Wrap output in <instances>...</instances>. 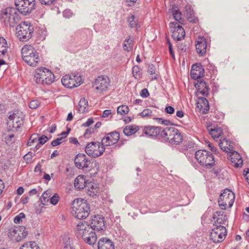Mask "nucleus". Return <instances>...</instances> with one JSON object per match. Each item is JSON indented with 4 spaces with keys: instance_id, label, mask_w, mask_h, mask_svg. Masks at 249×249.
<instances>
[{
    "instance_id": "9d476101",
    "label": "nucleus",
    "mask_w": 249,
    "mask_h": 249,
    "mask_svg": "<svg viewBox=\"0 0 249 249\" xmlns=\"http://www.w3.org/2000/svg\"><path fill=\"white\" fill-rule=\"evenodd\" d=\"M74 163L77 168L80 169H85L88 168H92L96 166V161L90 160L84 154H77L74 159Z\"/></svg>"
},
{
    "instance_id": "3c124183",
    "label": "nucleus",
    "mask_w": 249,
    "mask_h": 249,
    "mask_svg": "<svg viewBox=\"0 0 249 249\" xmlns=\"http://www.w3.org/2000/svg\"><path fill=\"white\" fill-rule=\"evenodd\" d=\"M140 115L143 117H149L152 115V111L149 108L144 109Z\"/></svg>"
},
{
    "instance_id": "8fccbe9b",
    "label": "nucleus",
    "mask_w": 249,
    "mask_h": 249,
    "mask_svg": "<svg viewBox=\"0 0 249 249\" xmlns=\"http://www.w3.org/2000/svg\"><path fill=\"white\" fill-rule=\"evenodd\" d=\"M25 217V214L23 213H20L15 217L14 221L16 224H19L22 222V219Z\"/></svg>"
},
{
    "instance_id": "c03bdc74",
    "label": "nucleus",
    "mask_w": 249,
    "mask_h": 249,
    "mask_svg": "<svg viewBox=\"0 0 249 249\" xmlns=\"http://www.w3.org/2000/svg\"><path fill=\"white\" fill-rule=\"evenodd\" d=\"M51 194L50 192H44L40 198V200L43 205H46L50 199Z\"/></svg>"
},
{
    "instance_id": "bf43d9fd",
    "label": "nucleus",
    "mask_w": 249,
    "mask_h": 249,
    "mask_svg": "<svg viewBox=\"0 0 249 249\" xmlns=\"http://www.w3.org/2000/svg\"><path fill=\"white\" fill-rule=\"evenodd\" d=\"M165 111L168 114H172L174 112L175 109L173 107L169 106L165 107Z\"/></svg>"
},
{
    "instance_id": "de8ad7c7",
    "label": "nucleus",
    "mask_w": 249,
    "mask_h": 249,
    "mask_svg": "<svg viewBox=\"0 0 249 249\" xmlns=\"http://www.w3.org/2000/svg\"><path fill=\"white\" fill-rule=\"evenodd\" d=\"M38 136L39 135L36 133L32 134L28 141L27 145L29 146H31L32 144L37 141Z\"/></svg>"
},
{
    "instance_id": "4c0bfd02",
    "label": "nucleus",
    "mask_w": 249,
    "mask_h": 249,
    "mask_svg": "<svg viewBox=\"0 0 249 249\" xmlns=\"http://www.w3.org/2000/svg\"><path fill=\"white\" fill-rule=\"evenodd\" d=\"M19 249H40L35 242H27L22 245Z\"/></svg>"
},
{
    "instance_id": "9b49d317",
    "label": "nucleus",
    "mask_w": 249,
    "mask_h": 249,
    "mask_svg": "<svg viewBox=\"0 0 249 249\" xmlns=\"http://www.w3.org/2000/svg\"><path fill=\"white\" fill-rule=\"evenodd\" d=\"M28 234L26 228L24 226L14 227L9 229L8 236L11 240L18 242L25 238Z\"/></svg>"
},
{
    "instance_id": "dca6fc26",
    "label": "nucleus",
    "mask_w": 249,
    "mask_h": 249,
    "mask_svg": "<svg viewBox=\"0 0 249 249\" xmlns=\"http://www.w3.org/2000/svg\"><path fill=\"white\" fill-rule=\"evenodd\" d=\"M169 26L171 28V31L172 32V37L174 40L179 41L184 38V29L178 23L170 22Z\"/></svg>"
},
{
    "instance_id": "6e6d98bb",
    "label": "nucleus",
    "mask_w": 249,
    "mask_h": 249,
    "mask_svg": "<svg viewBox=\"0 0 249 249\" xmlns=\"http://www.w3.org/2000/svg\"><path fill=\"white\" fill-rule=\"evenodd\" d=\"M147 72L150 74H155L156 72V67L153 64H149L148 66V69L147 70Z\"/></svg>"
},
{
    "instance_id": "1a4fd4ad",
    "label": "nucleus",
    "mask_w": 249,
    "mask_h": 249,
    "mask_svg": "<svg viewBox=\"0 0 249 249\" xmlns=\"http://www.w3.org/2000/svg\"><path fill=\"white\" fill-rule=\"evenodd\" d=\"M15 3L18 13L26 16L35 9V0H15Z\"/></svg>"
},
{
    "instance_id": "052dcab7",
    "label": "nucleus",
    "mask_w": 249,
    "mask_h": 249,
    "mask_svg": "<svg viewBox=\"0 0 249 249\" xmlns=\"http://www.w3.org/2000/svg\"><path fill=\"white\" fill-rule=\"evenodd\" d=\"M140 95L142 97L146 98L149 95V93L146 89H143L141 90Z\"/></svg>"
},
{
    "instance_id": "79ce46f5",
    "label": "nucleus",
    "mask_w": 249,
    "mask_h": 249,
    "mask_svg": "<svg viewBox=\"0 0 249 249\" xmlns=\"http://www.w3.org/2000/svg\"><path fill=\"white\" fill-rule=\"evenodd\" d=\"M186 15L188 20L190 22H195L196 19L194 17V14L193 10H192L190 7H186Z\"/></svg>"
},
{
    "instance_id": "393cba45",
    "label": "nucleus",
    "mask_w": 249,
    "mask_h": 249,
    "mask_svg": "<svg viewBox=\"0 0 249 249\" xmlns=\"http://www.w3.org/2000/svg\"><path fill=\"white\" fill-rule=\"evenodd\" d=\"M230 154L228 155V159L232 163L234 164V166L239 167L241 166L243 163V160L239 154L234 150L229 151Z\"/></svg>"
},
{
    "instance_id": "5701e85b",
    "label": "nucleus",
    "mask_w": 249,
    "mask_h": 249,
    "mask_svg": "<svg viewBox=\"0 0 249 249\" xmlns=\"http://www.w3.org/2000/svg\"><path fill=\"white\" fill-rule=\"evenodd\" d=\"M47 69L45 68H40L36 71L34 78L37 84L46 85V73L45 70Z\"/></svg>"
},
{
    "instance_id": "603ef678",
    "label": "nucleus",
    "mask_w": 249,
    "mask_h": 249,
    "mask_svg": "<svg viewBox=\"0 0 249 249\" xmlns=\"http://www.w3.org/2000/svg\"><path fill=\"white\" fill-rule=\"evenodd\" d=\"M40 102L37 100H34L31 101L29 104V107L32 109H36L40 105Z\"/></svg>"
},
{
    "instance_id": "20e7f679",
    "label": "nucleus",
    "mask_w": 249,
    "mask_h": 249,
    "mask_svg": "<svg viewBox=\"0 0 249 249\" xmlns=\"http://www.w3.org/2000/svg\"><path fill=\"white\" fill-rule=\"evenodd\" d=\"M24 61L30 66H36L39 61L38 54L31 45H25L21 49Z\"/></svg>"
},
{
    "instance_id": "a19ab883",
    "label": "nucleus",
    "mask_w": 249,
    "mask_h": 249,
    "mask_svg": "<svg viewBox=\"0 0 249 249\" xmlns=\"http://www.w3.org/2000/svg\"><path fill=\"white\" fill-rule=\"evenodd\" d=\"M209 133L213 139L218 138L222 134V130L220 128L215 127L213 129H209Z\"/></svg>"
},
{
    "instance_id": "f257e3e1",
    "label": "nucleus",
    "mask_w": 249,
    "mask_h": 249,
    "mask_svg": "<svg viewBox=\"0 0 249 249\" xmlns=\"http://www.w3.org/2000/svg\"><path fill=\"white\" fill-rule=\"evenodd\" d=\"M195 87L197 89V91L196 93L197 97L196 107L203 114H206L210 108L209 102L205 97H200L199 95L207 96L209 94V88L206 83L203 80L198 81L195 84Z\"/></svg>"
},
{
    "instance_id": "4d7b16f0",
    "label": "nucleus",
    "mask_w": 249,
    "mask_h": 249,
    "mask_svg": "<svg viewBox=\"0 0 249 249\" xmlns=\"http://www.w3.org/2000/svg\"><path fill=\"white\" fill-rule=\"evenodd\" d=\"M39 34V39L43 40L47 35V32L46 30H42Z\"/></svg>"
},
{
    "instance_id": "2f4dec72",
    "label": "nucleus",
    "mask_w": 249,
    "mask_h": 249,
    "mask_svg": "<svg viewBox=\"0 0 249 249\" xmlns=\"http://www.w3.org/2000/svg\"><path fill=\"white\" fill-rule=\"evenodd\" d=\"M86 179L83 176H79L74 180V185L76 189L81 190L86 186Z\"/></svg>"
},
{
    "instance_id": "0e129e2a",
    "label": "nucleus",
    "mask_w": 249,
    "mask_h": 249,
    "mask_svg": "<svg viewBox=\"0 0 249 249\" xmlns=\"http://www.w3.org/2000/svg\"><path fill=\"white\" fill-rule=\"evenodd\" d=\"M63 15L64 17L67 18H69L71 16L72 13L71 12V11L70 10H65L63 12Z\"/></svg>"
},
{
    "instance_id": "423d86ee",
    "label": "nucleus",
    "mask_w": 249,
    "mask_h": 249,
    "mask_svg": "<svg viewBox=\"0 0 249 249\" xmlns=\"http://www.w3.org/2000/svg\"><path fill=\"white\" fill-rule=\"evenodd\" d=\"M16 29L17 36L22 41L28 40L32 36L33 27L28 21L20 23Z\"/></svg>"
},
{
    "instance_id": "680f3d73",
    "label": "nucleus",
    "mask_w": 249,
    "mask_h": 249,
    "mask_svg": "<svg viewBox=\"0 0 249 249\" xmlns=\"http://www.w3.org/2000/svg\"><path fill=\"white\" fill-rule=\"evenodd\" d=\"M94 121L92 118H89L86 122L82 124V126L88 127L93 123Z\"/></svg>"
},
{
    "instance_id": "4be33fe9",
    "label": "nucleus",
    "mask_w": 249,
    "mask_h": 249,
    "mask_svg": "<svg viewBox=\"0 0 249 249\" xmlns=\"http://www.w3.org/2000/svg\"><path fill=\"white\" fill-rule=\"evenodd\" d=\"M206 40L203 36H199L196 41V48L197 53L200 55L205 54L207 49Z\"/></svg>"
},
{
    "instance_id": "7ed1b4c3",
    "label": "nucleus",
    "mask_w": 249,
    "mask_h": 249,
    "mask_svg": "<svg viewBox=\"0 0 249 249\" xmlns=\"http://www.w3.org/2000/svg\"><path fill=\"white\" fill-rule=\"evenodd\" d=\"M20 17L17 9L14 7H7L4 9L0 14V21L5 26L13 27L18 23Z\"/></svg>"
},
{
    "instance_id": "f704fd0d",
    "label": "nucleus",
    "mask_w": 249,
    "mask_h": 249,
    "mask_svg": "<svg viewBox=\"0 0 249 249\" xmlns=\"http://www.w3.org/2000/svg\"><path fill=\"white\" fill-rule=\"evenodd\" d=\"M70 131V129L69 128L67 131L62 132L60 134L61 137L53 140L51 142V145L53 146H56L62 143L63 142L64 139L68 136Z\"/></svg>"
},
{
    "instance_id": "6ab92c4d",
    "label": "nucleus",
    "mask_w": 249,
    "mask_h": 249,
    "mask_svg": "<svg viewBox=\"0 0 249 249\" xmlns=\"http://www.w3.org/2000/svg\"><path fill=\"white\" fill-rule=\"evenodd\" d=\"M120 139V134L117 132H113L107 134L102 140L104 146H111L117 142Z\"/></svg>"
},
{
    "instance_id": "f03ea898",
    "label": "nucleus",
    "mask_w": 249,
    "mask_h": 249,
    "mask_svg": "<svg viewBox=\"0 0 249 249\" xmlns=\"http://www.w3.org/2000/svg\"><path fill=\"white\" fill-rule=\"evenodd\" d=\"M71 213L77 219H84L88 217L89 213V206L86 200L77 198L74 200L71 203Z\"/></svg>"
},
{
    "instance_id": "a878e982",
    "label": "nucleus",
    "mask_w": 249,
    "mask_h": 249,
    "mask_svg": "<svg viewBox=\"0 0 249 249\" xmlns=\"http://www.w3.org/2000/svg\"><path fill=\"white\" fill-rule=\"evenodd\" d=\"M177 128L173 126H166L165 128H161L160 137L165 141H167L169 138L176 131Z\"/></svg>"
},
{
    "instance_id": "aec40b11",
    "label": "nucleus",
    "mask_w": 249,
    "mask_h": 249,
    "mask_svg": "<svg viewBox=\"0 0 249 249\" xmlns=\"http://www.w3.org/2000/svg\"><path fill=\"white\" fill-rule=\"evenodd\" d=\"M227 218L223 211L215 212L213 216L212 222H213V226L225 225Z\"/></svg>"
},
{
    "instance_id": "c9c22d12",
    "label": "nucleus",
    "mask_w": 249,
    "mask_h": 249,
    "mask_svg": "<svg viewBox=\"0 0 249 249\" xmlns=\"http://www.w3.org/2000/svg\"><path fill=\"white\" fill-rule=\"evenodd\" d=\"M88 102L85 98H81L78 104V110L79 112L83 113L88 111Z\"/></svg>"
},
{
    "instance_id": "cd10ccee",
    "label": "nucleus",
    "mask_w": 249,
    "mask_h": 249,
    "mask_svg": "<svg viewBox=\"0 0 249 249\" xmlns=\"http://www.w3.org/2000/svg\"><path fill=\"white\" fill-rule=\"evenodd\" d=\"M88 187V194L92 197L98 196L100 193V190L98 184L95 183L89 182L87 185Z\"/></svg>"
},
{
    "instance_id": "4468645a",
    "label": "nucleus",
    "mask_w": 249,
    "mask_h": 249,
    "mask_svg": "<svg viewBox=\"0 0 249 249\" xmlns=\"http://www.w3.org/2000/svg\"><path fill=\"white\" fill-rule=\"evenodd\" d=\"M81 80L80 76L78 74L73 73L64 75L61 79V82L65 87L71 89L80 85Z\"/></svg>"
},
{
    "instance_id": "338daca9",
    "label": "nucleus",
    "mask_w": 249,
    "mask_h": 249,
    "mask_svg": "<svg viewBox=\"0 0 249 249\" xmlns=\"http://www.w3.org/2000/svg\"><path fill=\"white\" fill-rule=\"evenodd\" d=\"M244 173L247 182L249 183V168H247L246 171L244 170Z\"/></svg>"
},
{
    "instance_id": "13d9d810",
    "label": "nucleus",
    "mask_w": 249,
    "mask_h": 249,
    "mask_svg": "<svg viewBox=\"0 0 249 249\" xmlns=\"http://www.w3.org/2000/svg\"><path fill=\"white\" fill-rule=\"evenodd\" d=\"M33 157V153L32 152H29L27 154L24 156L23 159L27 162L30 161Z\"/></svg>"
},
{
    "instance_id": "e433bc0d",
    "label": "nucleus",
    "mask_w": 249,
    "mask_h": 249,
    "mask_svg": "<svg viewBox=\"0 0 249 249\" xmlns=\"http://www.w3.org/2000/svg\"><path fill=\"white\" fill-rule=\"evenodd\" d=\"M8 46L6 40L2 37H0V57L4 55L7 52Z\"/></svg>"
},
{
    "instance_id": "473e14b6",
    "label": "nucleus",
    "mask_w": 249,
    "mask_h": 249,
    "mask_svg": "<svg viewBox=\"0 0 249 249\" xmlns=\"http://www.w3.org/2000/svg\"><path fill=\"white\" fill-rule=\"evenodd\" d=\"M139 129V127L136 125H128L124 128L123 132L125 136H129L134 134Z\"/></svg>"
},
{
    "instance_id": "774afa93",
    "label": "nucleus",
    "mask_w": 249,
    "mask_h": 249,
    "mask_svg": "<svg viewBox=\"0 0 249 249\" xmlns=\"http://www.w3.org/2000/svg\"><path fill=\"white\" fill-rule=\"evenodd\" d=\"M184 115V113L181 110H178L176 112V116L180 118H182Z\"/></svg>"
},
{
    "instance_id": "c756f323",
    "label": "nucleus",
    "mask_w": 249,
    "mask_h": 249,
    "mask_svg": "<svg viewBox=\"0 0 249 249\" xmlns=\"http://www.w3.org/2000/svg\"><path fill=\"white\" fill-rule=\"evenodd\" d=\"M219 145L221 149L226 153L232 151L233 149L231 142L225 138L220 140Z\"/></svg>"
},
{
    "instance_id": "a211bd4d",
    "label": "nucleus",
    "mask_w": 249,
    "mask_h": 249,
    "mask_svg": "<svg viewBox=\"0 0 249 249\" xmlns=\"http://www.w3.org/2000/svg\"><path fill=\"white\" fill-rule=\"evenodd\" d=\"M90 226L93 231H100L105 229L104 218L102 215H97L92 217Z\"/></svg>"
},
{
    "instance_id": "412c9836",
    "label": "nucleus",
    "mask_w": 249,
    "mask_h": 249,
    "mask_svg": "<svg viewBox=\"0 0 249 249\" xmlns=\"http://www.w3.org/2000/svg\"><path fill=\"white\" fill-rule=\"evenodd\" d=\"M204 70L200 64H195L192 66L191 76L194 79H197L203 76Z\"/></svg>"
},
{
    "instance_id": "e2e57ef3",
    "label": "nucleus",
    "mask_w": 249,
    "mask_h": 249,
    "mask_svg": "<svg viewBox=\"0 0 249 249\" xmlns=\"http://www.w3.org/2000/svg\"><path fill=\"white\" fill-rule=\"evenodd\" d=\"M206 143L208 145V146L211 149L212 151L214 153H216L217 149L214 147V146L209 141H206Z\"/></svg>"
},
{
    "instance_id": "5fc2aeb1",
    "label": "nucleus",
    "mask_w": 249,
    "mask_h": 249,
    "mask_svg": "<svg viewBox=\"0 0 249 249\" xmlns=\"http://www.w3.org/2000/svg\"><path fill=\"white\" fill-rule=\"evenodd\" d=\"M48 140V137L44 135H42L40 137H39V136H38L37 141L39 142V143L40 144H44L47 142Z\"/></svg>"
},
{
    "instance_id": "ddd939ff",
    "label": "nucleus",
    "mask_w": 249,
    "mask_h": 249,
    "mask_svg": "<svg viewBox=\"0 0 249 249\" xmlns=\"http://www.w3.org/2000/svg\"><path fill=\"white\" fill-rule=\"evenodd\" d=\"M110 85V80L106 76H99L95 80L92 87L97 93H103L107 91Z\"/></svg>"
},
{
    "instance_id": "a18cd8bd",
    "label": "nucleus",
    "mask_w": 249,
    "mask_h": 249,
    "mask_svg": "<svg viewBox=\"0 0 249 249\" xmlns=\"http://www.w3.org/2000/svg\"><path fill=\"white\" fill-rule=\"evenodd\" d=\"M132 40L130 38H126L123 43V49L124 51L130 52L132 48Z\"/></svg>"
},
{
    "instance_id": "f3484780",
    "label": "nucleus",
    "mask_w": 249,
    "mask_h": 249,
    "mask_svg": "<svg viewBox=\"0 0 249 249\" xmlns=\"http://www.w3.org/2000/svg\"><path fill=\"white\" fill-rule=\"evenodd\" d=\"M93 231L90 225H89L88 222L80 221L77 225L75 232L77 237L80 238Z\"/></svg>"
},
{
    "instance_id": "bb28decb",
    "label": "nucleus",
    "mask_w": 249,
    "mask_h": 249,
    "mask_svg": "<svg viewBox=\"0 0 249 249\" xmlns=\"http://www.w3.org/2000/svg\"><path fill=\"white\" fill-rule=\"evenodd\" d=\"M98 249H114V246L109 239L102 238L98 241Z\"/></svg>"
},
{
    "instance_id": "ea45409f",
    "label": "nucleus",
    "mask_w": 249,
    "mask_h": 249,
    "mask_svg": "<svg viewBox=\"0 0 249 249\" xmlns=\"http://www.w3.org/2000/svg\"><path fill=\"white\" fill-rule=\"evenodd\" d=\"M127 21L129 26L131 28H137L138 25V18L134 15H131L128 18Z\"/></svg>"
},
{
    "instance_id": "72a5a7b5",
    "label": "nucleus",
    "mask_w": 249,
    "mask_h": 249,
    "mask_svg": "<svg viewBox=\"0 0 249 249\" xmlns=\"http://www.w3.org/2000/svg\"><path fill=\"white\" fill-rule=\"evenodd\" d=\"M169 11L172 14L174 18L178 22L181 23L182 15L178 8L175 5H173L172 8L169 9Z\"/></svg>"
},
{
    "instance_id": "39448f33",
    "label": "nucleus",
    "mask_w": 249,
    "mask_h": 249,
    "mask_svg": "<svg viewBox=\"0 0 249 249\" xmlns=\"http://www.w3.org/2000/svg\"><path fill=\"white\" fill-rule=\"evenodd\" d=\"M195 159L202 166L207 168H212L214 164L213 156L205 150H198L195 155Z\"/></svg>"
},
{
    "instance_id": "864d4df0",
    "label": "nucleus",
    "mask_w": 249,
    "mask_h": 249,
    "mask_svg": "<svg viewBox=\"0 0 249 249\" xmlns=\"http://www.w3.org/2000/svg\"><path fill=\"white\" fill-rule=\"evenodd\" d=\"M59 196L57 194H54L52 197L50 198V202L52 204L55 205L58 202Z\"/></svg>"
},
{
    "instance_id": "2eb2a0df",
    "label": "nucleus",
    "mask_w": 249,
    "mask_h": 249,
    "mask_svg": "<svg viewBox=\"0 0 249 249\" xmlns=\"http://www.w3.org/2000/svg\"><path fill=\"white\" fill-rule=\"evenodd\" d=\"M24 115L21 112H14L10 115L7 121L9 126L17 129L23 124Z\"/></svg>"
},
{
    "instance_id": "58836bf2",
    "label": "nucleus",
    "mask_w": 249,
    "mask_h": 249,
    "mask_svg": "<svg viewBox=\"0 0 249 249\" xmlns=\"http://www.w3.org/2000/svg\"><path fill=\"white\" fill-rule=\"evenodd\" d=\"M45 71L46 73L45 83L46 85H49L53 82L54 76V74L48 69L45 70Z\"/></svg>"
},
{
    "instance_id": "c85d7f7f",
    "label": "nucleus",
    "mask_w": 249,
    "mask_h": 249,
    "mask_svg": "<svg viewBox=\"0 0 249 249\" xmlns=\"http://www.w3.org/2000/svg\"><path fill=\"white\" fill-rule=\"evenodd\" d=\"M182 137L179 131L177 129L174 134L169 138L167 142H169L172 144H178L182 142Z\"/></svg>"
},
{
    "instance_id": "7c9ffc66",
    "label": "nucleus",
    "mask_w": 249,
    "mask_h": 249,
    "mask_svg": "<svg viewBox=\"0 0 249 249\" xmlns=\"http://www.w3.org/2000/svg\"><path fill=\"white\" fill-rule=\"evenodd\" d=\"M81 238L85 242L90 245H94L97 241V236L94 231L91 233H87Z\"/></svg>"
},
{
    "instance_id": "09e8293b",
    "label": "nucleus",
    "mask_w": 249,
    "mask_h": 249,
    "mask_svg": "<svg viewBox=\"0 0 249 249\" xmlns=\"http://www.w3.org/2000/svg\"><path fill=\"white\" fill-rule=\"evenodd\" d=\"M42 5L46 6L54 5L57 0H38Z\"/></svg>"
},
{
    "instance_id": "37998d69",
    "label": "nucleus",
    "mask_w": 249,
    "mask_h": 249,
    "mask_svg": "<svg viewBox=\"0 0 249 249\" xmlns=\"http://www.w3.org/2000/svg\"><path fill=\"white\" fill-rule=\"evenodd\" d=\"M132 74L135 79L139 80L142 75L141 69L138 66H135L132 68Z\"/></svg>"
},
{
    "instance_id": "6e6552de",
    "label": "nucleus",
    "mask_w": 249,
    "mask_h": 249,
    "mask_svg": "<svg viewBox=\"0 0 249 249\" xmlns=\"http://www.w3.org/2000/svg\"><path fill=\"white\" fill-rule=\"evenodd\" d=\"M105 148L102 142H92L85 148L86 153L90 157L95 158L101 156L105 152Z\"/></svg>"
},
{
    "instance_id": "f8f14e48",
    "label": "nucleus",
    "mask_w": 249,
    "mask_h": 249,
    "mask_svg": "<svg viewBox=\"0 0 249 249\" xmlns=\"http://www.w3.org/2000/svg\"><path fill=\"white\" fill-rule=\"evenodd\" d=\"M227 231L223 225L213 226L210 232V239L215 243L222 242L227 235Z\"/></svg>"
},
{
    "instance_id": "b1692460",
    "label": "nucleus",
    "mask_w": 249,
    "mask_h": 249,
    "mask_svg": "<svg viewBox=\"0 0 249 249\" xmlns=\"http://www.w3.org/2000/svg\"><path fill=\"white\" fill-rule=\"evenodd\" d=\"M160 127L147 126H145L143 129V133L149 137H154L159 136L160 137Z\"/></svg>"
},
{
    "instance_id": "49530a36",
    "label": "nucleus",
    "mask_w": 249,
    "mask_h": 249,
    "mask_svg": "<svg viewBox=\"0 0 249 249\" xmlns=\"http://www.w3.org/2000/svg\"><path fill=\"white\" fill-rule=\"evenodd\" d=\"M117 113L121 115H124L128 113L129 112V108L127 106L122 105L118 107Z\"/></svg>"
},
{
    "instance_id": "0eeeda50",
    "label": "nucleus",
    "mask_w": 249,
    "mask_h": 249,
    "mask_svg": "<svg viewBox=\"0 0 249 249\" xmlns=\"http://www.w3.org/2000/svg\"><path fill=\"white\" fill-rule=\"evenodd\" d=\"M234 199V194L230 190L226 189L220 194L218 203L222 210H225L227 206L231 208L232 206Z\"/></svg>"
},
{
    "instance_id": "69168bd1",
    "label": "nucleus",
    "mask_w": 249,
    "mask_h": 249,
    "mask_svg": "<svg viewBox=\"0 0 249 249\" xmlns=\"http://www.w3.org/2000/svg\"><path fill=\"white\" fill-rule=\"evenodd\" d=\"M111 112L110 110H105L103 111L102 117L104 118L107 117L110 114H111Z\"/></svg>"
}]
</instances>
